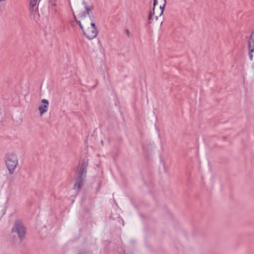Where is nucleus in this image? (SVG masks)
<instances>
[{
  "label": "nucleus",
  "mask_w": 254,
  "mask_h": 254,
  "mask_svg": "<svg viewBox=\"0 0 254 254\" xmlns=\"http://www.w3.org/2000/svg\"><path fill=\"white\" fill-rule=\"evenodd\" d=\"M88 165V160H83L78 168L77 177L74 185V189L77 192L80 190L81 186L83 185V177L86 175Z\"/></svg>",
  "instance_id": "nucleus-1"
},
{
  "label": "nucleus",
  "mask_w": 254,
  "mask_h": 254,
  "mask_svg": "<svg viewBox=\"0 0 254 254\" xmlns=\"http://www.w3.org/2000/svg\"><path fill=\"white\" fill-rule=\"evenodd\" d=\"M5 163L8 170L9 174L13 173L18 165V159L15 153H7L5 156Z\"/></svg>",
  "instance_id": "nucleus-2"
},
{
  "label": "nucleus",
  "mask_w": 254,
  "mask_h": 254,
  "mask_svg": "<svg viewBox=\"0 0 254 254\" xmlns=\"http://www.w3.org/2000/svg\"><path fill=\"white\" fill-rule=\"evenodd\" d=\"M26 231V227L24 226L22 221L20 219H17L15 221L13 226L11 230L12 233H16L17 234L20 241H22L24 239Z\"/></svg>",
  "instance_id": "nucleus-3"
},
{
  "label": "nucleus",
  "mask_w": 254,
  "mask_h": 254,
  "mask_svg": "<svg viewBox=\"0 0 254 254\" xmlns=\"http://www.w3.org/2000/svg\"><path fill=\"white\" fill-rule=\"evenodd\" d=\"M98 33V29L94 22L91 23V27L88 28L83 32V35L89 40L95 38Z\"/></svg>",
  "instance_id": "nucleus-4"
},
{
  "label": "nucleus",
  "mask_w": 254,
  "mask_h": 254,
  "mask_svg": "<svg viewBox=\"0 0 254 254\" xmlns=\"http://www.w3.org/2000/svg\"><path fill=\"white\" fill-rule=\"evenodd\" d=\"M30 0V3L29 5V9L31 12L34 13L35 15L34 16L36 18V15L38 17H39V11H38V3L40 0Z\"/></svg>",
  "instance_id": "nucleus-5"
},
{
  "label": "nucleus",
  "mask_w": 254,
  "mask_h": 254,
  "mask_svg": "<svg viewBox=\"0 0 254 254\" xmlns=\"http://www.w3.org/2000/svg\"><path fill=\"white\" fill-rule=\"evenodd\" d=\"M49 101L47 99H42L41 102V104L38 108L41 116H42L47 111Z\"/></svg>",
  "instance_id": "nucleus-6"
},
{
  "label": "nucleus",
  "mask_w": 254,
  "mask_h": 254,
  "mask_svg": "<svg viewBox=\"0 0 254 254\" xmlns=\"http://www.w3.org/2000/svg\"><path fill=\"white\" fill-rule=\"evenodd\" d=\"M249 55L251 61L253 60V54L254 52V38L250 37L248 40Z\"/></svg>",
  "instance_id": "nucleus-7"
},
{
  "label": "nucleus",
  "mask_w": 254,
  "mask_h": 254,
  "mask_svg": "<svg viewBox=\"0 0 254 254\" xmlns=\"http://www.w3.org/2000/svg\"><path fill=\"white\" fill-rule=\"evenodd\" d=\"M82 4L84 5V8L86 10V12L82 13L80 15V17H86L85 13H87L88 16L92 14V9H93V7L91 8L89 6H88L87 3L85 2L84 0L82 1Z\"/></svg>",
  "instance_id": "nucleus-8"
},
{
  "label": "nucleus",
  "mask_w": 254,
  "mask_h": 254,
  "mask_svg": "<svg viewBox=\"0 0 254 254\" xmlns=\"http://www.w3.org/2000/svg\"><path fill=\"white\" fill-rule=\"evenodd\" d=\"M165 5H166V4H165V3H164L163 5H160V9L161 10V12H160V13L159 14V16H161L163 14L164 9H165Z\"/></svg>",
  "instance_id": "nucleus-9"
},
{
  "label": "nucleus",
  "mask_w": 254,
  "mask_h": 254,
  "mask_svg": "<svg viewBox=\"0 0 254 254\" xmlns=\"http://www.w3.org/2000/svg\"><path fill=\"white\" fill-rule=\"evenodd\" d=\"M76 23L79 25V26L80 27V29H81L82 30V32H83V31L84 30V29L80 22V21L79 20H76Z\"/></svg>",
  "instance_id": "nucleus-10"
},
{
  "label": "nucleus",
  "mask_w": 254,
  "mask_h": 254,
  "mask_svg": "<svg viewBox=\"0 0 254 254\" xmlns=\"http://www.w3.org/2000/svg\"><path fill=\"white\" fill-rule=\"evenodd\" d=\"M78 254H90V253L87 251L81 250L78 252Z\"/></svg>",
  "instance_id": "nucleus-11"
},
{
  "label": "nucleus",
  "mask_w": 254,
  "mask_h": 254,
  "mask_svg": "<svg viewBox=\"0 0 254 254\" xmlns=\"http://www.w3.org/2000/svg\"><path fill=\"white\" fill-rule=\"evenodd\" d=\"M158 3V0H153V14H154V9H155V6Z\"/></svg>",
  "instance_id": "nucleus-12"
},
{
  "label": "nucleus",
  "mask_w": 254,
  "mask_h": 254,
  "mask_svg": "<svg viewBox=\"0 0 254 254\" xmlns=\"http://www.w3.org/2000/svg\"><path fill=\"white\" fill-rule=\"evenodd\" d=\"M154 14H153V11H150L148 17V20H150L152 19V15H154Z\"/></svg>",
  "instance_id": "nucleus-13"
},
{
  "label": "nucleus",
  "mask_w": 254,
  "mask_h": 254,
  "mask_svg": "<svg viewBox=\"0 0 254 254\" xmlns=\"http://www.w3.org/2000/svg\"><path fill=\"white\" fill-rule=\"evenodd\" d=\"M88 17H89V19L91 21V22H93V21H94V17H93V15L92 14L88 16Z\"/></svg>",
  "instance_id": "nucleus-14"
},
{
  "label": "nucleus",
  "mask_w": 254,
  "mask_h": 254,
  "mask_svg": "<svg viewBox=\"0 0 254 254\" xmlns=\"http://www.w3.org/2000/svg\"><path fill=\"white\" fill-rule=\"evenodd\" d=\"M49 1L53 5L56 6L55 0H49Z\"/></svg>",
  "instance_id": "nucleus-15"
},
{
  "label": "nucleus",
  "mask_w": 254,
  "mask_h": 254,
  "mask_svg": "<svg viewBox=\"0 0 254 254\" xmlns=\"http://www.w3.org/2000/svg\"><path fill=\"white\" fill-rule=\"evenodd\" d=\"M126 34L127 35L128 38H129V31L127 30H126Z\"/></svg>",
  "instance_id": "nucleus-16"
},
{
  "label": "nucleus",
  "mask_w": 254,
  "mask_h": 254,
  "mask_svg": "<svg viewBox=\"0 0 254 254\" xmlns=\"http://www.w3.org/2000/svg\"><path fill=\"white\" fill-rule=\"evenodd\" d=\"M250 37H252V38H254V30L252 31L251 35Z\"/></svg>",
  "instance_id": "nucleus-17"
},
{
  "label": "nucleus",
  "mask_w": 254,
  "mask_h": 254,
  "mask_svg": "<svg viewBox=\"0 0 254 254\" xmlns=\"http://www.w3.org/2000/svg\"><path fill=\"white\" fill-rule=\"evenodd\" d=\"M142 149H143V151H145L146 150V147L144 145L142 146Z\"/></svg>",
  "instance_id": "nucleus-18"
},
{
  "label": "nucleus",
  "mask_w": 254,
  "mask_h": 254,
  "mask_svg": "<svg viewBox=\"0 0 254 254\" xmlns=\"http://www.w3.org/2000/svg\"><path fill=\"white\" fill-rule=\"evenodd\" d=\"M73 18H74V19L75 20V21L76 22V20H77V19H76V16L74 15V14L73 13Z\"/></svg>",
  "instance_id": "nucleus-19"
},
{
  "label": "nucleus",
  "mask_w": 254,
  "mask_h": 254,
  "mask_svg": "<svg viewBox=\"0 0 254 254\" xmlns=\"http://www.w3.org/2000/svg\"><path fill=\"white\" fill-rule=\"evenodd\" d=\"M155 19H156V20H157V19H158V16H155Z\"/></svg>",
  "instance_id": "nucleus-20"
},
{
  "label": "nucleus",
  "mask_w": 254,
  "mask_h": 254,
  "mask_svg": "<svg viewBox=\"0 0 254 254\" xmlns=\"http://www.w3.org/2000/svg\"><path fill=\"white\" fill-rule=\"evenodd\" d=\"M164 2L165 3V4H166V0H164Z\"/></svg>",
  "instance_id": "nucleus-21"
},
{
  "label": "nucleus",
  "mask_w": 254,
  "mask_h": 254,
  "mask_svg": "<svg viewBox=\"0 0 254 254\" xmlns=\"http://www.w3.org/2000/svg\"><path fill=\"white\" fill-rule=\"evenodd\" d=\"M4 0H0V2L4 1Z\"/></svg>",
  "instance_id": "nucleus-22"
},
{
  "label": "nucleus",
  "mask_w": 254,
  "mask_h": 254,
  "mask_svg": "<svg viewBox=\"0 0 254 254\" xmlns=\"http://www.w3.org/2000/svg\"><path fill=\"white\" fill-rule=\"evenodd\" d=\"M150 23H151V22L149 21L148 24H150Z\"/></svg>",
  "instance_id": "nucleus-23"
},
{
  "label": "nucleus",
  "mask_w": 254,
  "mask_h": 254,
  "mask_svg": "<svg viewBox=\"0 0 254 254\" xmlns=\"http://www.w3.org/2000/svg\"><path fill=\"white\" fill-rule=\"evenodd\" d=\"M225 138H226V137H223V139H225Z\"/></svg>",
  "instance_id": "nucleus-24"
}]
</instances>
